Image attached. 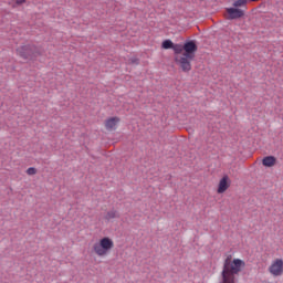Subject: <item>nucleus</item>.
<instances>
[{"mask_svg":"<svg viewBox=\"0 0 283 283\" xmlns=\"http://www.w3.org/2000/svg\"><path fill=\"white\" fill-rule=\"evenodd\" d=\"M244 266L247 263L241 259L231 260V256H228L223 263L221 283H235V275L241 273Z\"/></svg>","mask_w":283,"mask_h":283,"instance_id":"1","label":"nucleus"},{"mask_svg":"<svg viewBox=\"0 0 283 283\" xmlns=\"http://www.w3.org/2000/svg\"><path fill=\"white\" fill-rule=\"evenodd\" d=\"M15 52L24 61H34L39 56V49L34 44H22L17 48Z\"/></svg>","mask_w":283,"mask_h":283,"instance_id":"3","label":"nucleus"},{"mask_svg":"<svg viewBox=\"0 0 283 283\" xmlns=\"http://www.w3.org/2000/svg\"><path fill=\"white\" fill-rule=\"evenodd\" d=\"M172 50H174L176 56H179L180 54H182V52H185V45H182V44H172Z\"/></svg>","mask_w":283,"mask_h":283,"instance_id":"13","label":"nucleus"},{"mask_svg":"<svg viewBox=\"0 0 283 283\" xmlns=\"http://www.w3.org/2000/svg\"><path fill=\"white\" fill-rule=\"evenodd\" d=\"M28 0H8V6L10 8H19V6H23Z\"/></svg>","mask_w":283,"mask_h":283,"instance_id":"12","label":"nucleus"},{"mask_svg":"<svg viewBox=\"0 0 283 283\" xmlns=\"http://www.w3.org/2000/svg\"><path fill=\"white\" fill-rule=\"evenodd\" d=\"M130 63L133 65H138V59H136V57L130 59Z\"/></svg>","mask_w":283,"mask_h":283,"instance_id":"17","label":"nucleus"},{"mask_svg":"<svg viewBox=\"0 0 283 283\" xmlns=\"http://www.w3.org/2000/svg\"><path fill=\"white\" fill-rule=\"evenodd\" d=\"M250 1H253V2H255V1H260V0H250Z\"/></svg>","mask_w":283,"mask_h":283,"instance_id":"18","label":"nucleus"},{"mask_svg":"<svg viewBox=\"0 0 283 283\" xmlns=\"http://www.w3.org/2000/svg\"><path fill=\"white\" fill-rule=\"evenodd\" d=\"M263 167H275L277 165V158L275 156H266L262 159Z\"/></svg>","mask_w":283,"mask_h":283,"instance_id":"10","label":"nucleus"},{"mask_svg":"<svg viewBox=\"0 0 283 283\" xmlns=\"http://www.w3.org/2000/svg\"><path fill=\"white\" fill-rule=\"evenodd\" d=\"M270 275L280 277L283 275V259H274L268 268Z\"/></svg>","mask_w":283,"mask_h":283,"instance_id":"5","label":"nucleus"},{"mask_svg":"<svg viewBox=\"0 0 283 283\" xmlns=\"http://www.w3.org/2000/svg\"><path fill=\"white\" fill-rule=\"evenodd\" d=\"M118 123H120L119 117H109L104 122L105 129L107 132H116L118 128Z\"/></svg>","mask_w":283,"mask_h":283,"instance_id":"9","label":"nucleus"},{"mask_svg":"<svg viewBox=\"0 0 283 283\" xmlns=\"http://www.w3.org/2000/svg\"><path fill=\"white\" fill-rule=\"evenodd\" d=\"M196 52H198V45H196V42L189 41L184 44V54L196 59Z\"/></svg>","mask_w":283,"mask_h":283,"instance_id":"7","label":"nucleus"},{"mask_svg":"<svg viewBox=\"0 0 283 283\" xmlns=\"http://www.w3.org/2000/svg\"><path fill=\"white\" fill-rule=\"evenodd\" d=\"M28 176H36V168L30 167L27 169Z\"/></svg>","mask_w":283,"mask_h":283,"instance_id":"16","label":"nucleus"},{"mask_svg":"<svg viewBox=\"0 0 283 283\" xmlns=\"http://www.w3.org/2000/svg\"><path fill=\"white\" fill-rule=\"evenodd\" d=\"M193 57L185 53L175 56V62L179 65L182 72H191V61Z\"/></svg>","mask_w":283,"mask_h":283,"instance_id":"4","label":"nucleus"},{"mask_svg":"<svg viewBox=\"0 0 283 283\" xmlns=\"http://www.w3.org/2000/svg\"><path fill=\"white\" fill-rule=\"evenodd\" d=\"M116 218H120V214L116 209L108 210L104 216V220H106V222H112V220H116Z\"/></svg>","mask_w":283,"mask_h":283,"instance_id":"11","label":"nucleus"},{"mask_svg":"<svg viewBox=\"0 0 283 283\" xmlns=\"http://www.w3.org/2000/svg\"><path fill=\"white\" fill-rule=\"evenodd\" d=\"M226 11L228 13V19H230L231 21H233L234 19H242V17H244V10L238 9V7L227 8Z\"/></svg>","mask_w":283,"mask_h":283,"instance_id":"8","label":"nucleus"},{"mask_svg":"<svg viewBox=\"0 0 283 283\" xmlns=\"http://www.w3.org/2000/svg\"><path fill=\"white\" fill-rule=\"evenodd\" d=\"M113 249L114 240L109 237H103L92 247V251L97 255V258H107V254L112 253Z\"/></svg>","mask_w":283,"mask_h":283,"instance_id":"2","label":"nucleus"},{"mask_svg":"<svg viewBox=\"0 0 283 283\" xmlns=\"http://www.w3.org/2000/svg\"><path fill=\"white\" fill-rule=\"evenodd\" d=\"M248 2L249 0H235L233 2V8H244V6H247Z\"/></svg>","mask_w":283,"mask_h":283,"instance_id":"15","label":"nucleus"},{"mask_svg":"<svg viewBox=\"0 0 283 283\" xmlns=\"http://www.w3.org/2000/svg\"><path fill=\"white\" fill-rule=\"evenodd\" d=\"M229 187H231V178L229 175H224L218 184L217 193H224Z\"/></svg>","mask_w":283,"mask_h":283,"instance_id":"6","label":"nucleus"},{"mask_svg":"<svg viewBox=\"0 0 283 283\" xmlns=\"http://www.w3.org/2000/svg\"><path fill=\"white\" fill-rule=\"evenodd\" d=\"M161 48L164 50H172L174 49V42H171V40H165L161 44Z\"/></svg>","mask_w":283,"mask_h":283,"instance_id":"14","label":"nucleus"}]
</instances>
